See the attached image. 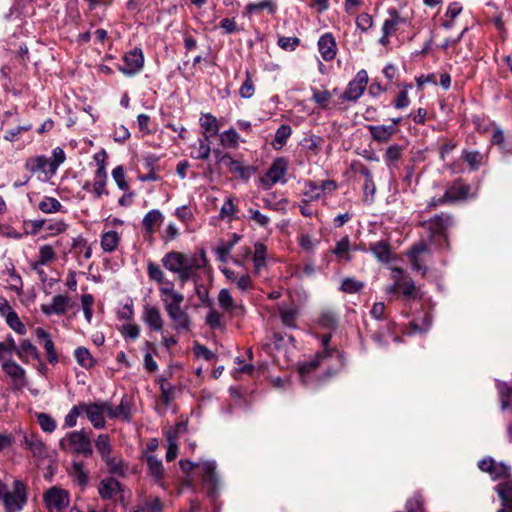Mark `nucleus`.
<instances>
[{"label": "nucleus", "instance_id": "nucleus-1", "mask_svg": "<svg viewBox=\"0 0 512 512\" xmlns=\"http://www.w3.org/2000/svg\"><path fill=\"white\" fill-rule=\"evenodd\" d=\"M179 464L185 473L191 472L194 468L200 469L204 484L207 486L208 495L211 498H215L219 489V479L215 472L216 463L214 461L202 460L197 463H193L188 459H182L180 460Z\"/></svg>", "mask_w": 512, "mask_h": 512}, {"label": "nucleus", "instance_id": "nucleus-2", "mask_svg": "<svg viewBox=\"0 0 512 512\" xmlns=\"http://www.w3.org/2000/svg\"><path fill=\"white\" fill-rule=\"evenodd\" d=\"M62 449H69L71 452L90 457L93 453L92 443L89 435L84 431H73L60 441Z\"/></svg>", "mask_w": 512, "mask_h": 512}, {"label": "nucleus", "instance_id": "nucleus-3", "mask_svg": "<svg viewBox=\"0 0 512 512\" xmlns=\"http://www.w3.org/2000/svg\"><path fill=\"white\" fill-rule=\"evenodd\" d=\"M3 504L6 512H20L27 503V494L24 484L15 480L13 483V491L4 494Z\"/></svg>", "mask_w": 512, "mask_h": 512}, {"label": "nucleus", "instance_id": "nucleus-4", "mask_svg": "<svg viewBox=\"0 0 512 512\" xmlns=\"http://www.w3.org/2000/svg\"><path fill=\"white\" fill-rule=\"evenodd\" d=\"M43 500L49 512H62L69 506L70 497L68 491L52 487L44 494Z\"/></svg>", "mask_w": 512, "mask_h": 512}, {"label": "nucleus", "instance_id": "nucleus-5", "mask_svg": "<svg viewBox=\"0 0 512 512\" xmlns=\"http://www.w3.org/2000/svg\"><path fill=\"white\" fill-rule=\"evenodd\" d=\"M393 279L394 285L389 288V292L400 289L406 299H416L418 297V291L414 282L404 273L403 269L398 267L394 268Z\"/></svg>", "mask_w": 512, "mask_h": 512}, {"label": "nucleus", "instance_id": "nucleus-6", "mask_svg": "<svg viewBox=\"0 0 512 512\" xmlns=\"http://www.w3.org/2000/svg\"><path fill=\"white\" fill-rule=\"evenodd\" d=\"M452 216L447 213L435 215L429 220L423 221L421 226L424 227L430 234V238L436 236L446 239V231L452 225Z\"/></svg>", "mask_w": 512, "mask_h": 512}, {"label": "nucleus", "instance_id": "nucleus-7", "mask_svg": "<svg viewBox=\"0 0 512 512\" xmlns=\"http://www.w3.org/2000/svg\"><path fill=\"white\" fill-rule=\"evenodd\" d=\"M471 196V186L458 178L449 184L440 202L454 203L457 201L467 200Z\"/></svg>", "mask_w": 512, "mask_h": 512}, {"label": "nucleus", "instance_id": "nucleus-8", "mask_svg": "<svg viewBox=\"0 0 512 512\" xmlns=\"http://www.w3.org/2000/svg\"><path fill=\"white\" fill-rule=\"evenodd\" d=\"M123 65L119 70L126 76H134L141 72L144 66V55L141 48L135 47L134 49L126 52L123 56Z\"/></svg>", "mask_w": 512, "mask_h": 512}, {"label": "nucleus", "instance_id": "nucleus-9", "mask_svg": "<svg viewBox=\"0 0 512 512\" xmlns=\"http://www.w3.org/2000/svg\"><path fill=\"white\" fill-rule=\"evenodd\" d=\"M368 83L366 70H360L355 78L348 83V86L341 98L347 101H357L364 93Z\"/></svg>", "mask_w": 512, "mask_h": 512}, {"label": "nucleus", "instance_id": "nucleus-10", "mask_svg": "<svg viewBox=\"0 0 512 512\" xmlns=\"http://www.w3.org/2000/svg\"><path fill=\"white\" fill-rule=\"evenodd\" d=\"M82 413H85L91 424L96 429L105 427L104 414V401L95 403H81Z\"/></svg>", "mask_w": 512, "mask_h": 512}, {"label": "nucleus", "instance_id": "nucleus-11", "mask_svg": "<svg viewBox=\"0 0 512 512\" xmlns=\"http://www.w3.org/2000/svg\"><path fill=\"white\" fill-rule=\"evenodd\" d=\"M195 258V256H188L181 252L170 251L163 256L161 263L170 272L177 273Z\"/></svg>", "mask_w": 512, "mask_h": 512}, {"label": "nucleus", "instance_id": "nucleus-12", "mask_svg": "<svg viewBox=\"0 0 512 512\" xmlns=\"http://www.w3.org/2000/svg\"><path fill=\"white\" fill-rule=\"evenodd\" d=\"M1 368L17 388H23L27 385L28 381L26 371L15 360H7V362H3Z\"/></svg>", "mask_w": 512, "mask_h": 512}, {"label": "nucleus", "instance_id": "nucleus-13", "mask_svg": "<svg viewBox=\"0 0 512 512\" xmlns=\"http://www.w3.org/2000/svg\"><path fill=\"white\" fill-rule=\"evenodd\" d=\"M104 409L111 419L122 418L129 422L132 418V402L126 395L122 397L117 407H113L109 401H104Z\"/></svg>", "mask_w": 512, "mask_h": 512}, {"label": "nucleus", "instance_id": "nucleus-14", "mask_svg": "<svg viewBox=\"0 0 512 512\" xmlns=\"http://www.w3.org/2000/svg\"><path fill=\"white\" fill-rule=\"evenodd\" d=\"M219 306L230 315L241 316L244 314V307L237 304L228 289H221L218 294Z\"/></svg>", "mask_w": 512, "mask_h": 512}, {"label": "nucleus", "instance_id": "nucleus-15", "mask_svg": "<svg viewBox=\"0 0 512 512\" xmlns=\"http://www.w3.org/2000/svg\"><path fill=\"white\" fill-rule=\"evenodd\" d=\"M70 307V299L65 295H56L50 304H42L41 311L47 315H63Z\"/></svg>", "mask_w": 512, "mask_h": 512}, {"label": "nucleus", "instance_id": "nucleus-16", "mask_svg": "<svg viewBox=\"0 0 512 512\" xmlns=\"http://www.w3.org/2000/svg\"><path fill=\"white\" fill-rule=\"evenodd\" d=\"M16 356L24 364L40 359V353L30 339H22L19 345L16 344Z\"/></svg>", "mask_w": 512, "mask_h": 512}, {"label": "nucleus", "instance_id": "nucleus-17", "mask_svg": "<svg viewBox=\"0 0 512 512\" xmlns=\"http://www.w3.org/2000/svg\"><path fill=\"white\" fill-rule=\"evenodd\" d=\"M142 320L153 331H161L163 329V319L160 310L150 304L143 307Z\"/></svg>", "mask_w": 512, "mask_h": 512}, {"label": "nucleus", "instance_id": "nucleus-18", "mask_svg": "<svg viewBox=\"0 0 512 512\" xmlns=\"http://www.w3.org/2000/svg\"><path fill=\"white\" fill-rule=\"evenodd\" d=\"M495 490L502 504L497 512H512V479L499 483Z\"/></svg>", "mask_w": 512, "mask_h": 512}, {"label": "nucleus", "instance_id": "nucleus-19", "mask_svg": "<svg viewBox=\"0 0 512 512\" xmlns=\"http://www.w3.org/2000/svg\"><path fill=\"white\" fill-rule=\"evenodd\" d=\"M286 171L287 161L284 158H277L266 172L263 181L273 185L284 177Z\"/></svg>", "mask_w": 512, "mask_h": 512}, {"label": "nucleus", "instance_id": "nucleus-20", "mask_svg": "<svg viewBox=\"0 0 512 512\" xmlns=\"http://www.w3.org/2000/svg\"><path fill=\"white\" fill-rule=\"evenodd\" d=\"M165 310L170 319L173 321L175 330L188 331L190 329L189 315L182 309L181 305L171 307Z\"/></svg>", "mask_w": 512, "mask_h": 512}, {"label": "nucleus", "instance_id": "nucleus-21", "mask_svg": "<svg viewBox=\"0 0 512 512\" xmlns=\"http://www.w3.org/2000/svg\"><path fill=\"white\" fill-rule=\"evenodd\" d=\"M429 251L428 245L424 242H420L415 244L408 253L412 269L418 272H421L422 275H425L427 269L424 266L423 260L420 255L423 253H427Z\"/></svg>", "mask_w": 512, "mask_h": 512}, {"label": "nucleus", "instance_id": "nucleus-22", "mask_svg": "<svg viewBox=\"0 0 512 512\" xmlns=\"http://www.w3.org/2000/svg\"><path fill=\"white\" fill-rule=\"evenodd\" d=\"M202 261L205 262L206 259L204 257V253H202ZM205 263H201L200 260L196 257L193 261H191L188 265H186L180 272H177L178 281L180 287H183L185 283L189 280H194L196 282V271L201 269Z\"/></svg>", "mask_w": 512, "mask_h": 512}, {"label": "nucleus", "instance_id": "nucleus-23", "mask_svg": "<svg viewBox=\"0 0 512 512\" xmlns=\"http://www.w3.org/2000/svg\"><path fill=\"white\" fill-rule=\"evenodd\" d=\"M23 447L31 451L34 457L44 458L47 456V448L42 440L35 434L24 435Z\"/></svg>", "mask_w": 512, "mask_h": 512}, {"label": "nucleus", "instance_id": "nucleus-24", "mask_svg": "<svg viewBox=\"0 0 512 512\" xmlns=\"http://www.w3.org/2000/svg\"><path fill=\"white\" fill-rule=\"evenodd\" d=\"M318 49L325 61H331L336 56V42L330 33L322 35L318 41Z\"/></svg>", "mask_w": 512, "mask_h": 512}, {"label": "nucleus", "instance_id": "nucleus-25", "mask_svg": "<svg viewBox=\"0 0 512 512\" xmlns=\"http://www.w3.org/2000/svg\"><path fill=\"white\" fill-rule=\"evenodd\" d=\"M387 12L389 17L384 20L382 31L394 34L399 26L408 24V19L402 16L395 8H390Z\"/></svg>", "mask_w": 512, "mask_h": 512}, {"label": "nucleus", "instance_id": "nucleus-26", "mask_svg": "<svg viewBox=\"0 0 512 512\" xmlns=\"http://www.w3.org/2000/svg\"><path fill=\"white\" fill-rule=\"evenodd\" d=\"M279 317L282 324L288 328H295L299 316V309L296 305L280 304L278 306Z\"/></svg>", "mask_w": 512, "mask_h": 512}, {"label": "nucleus", "instance_id": "nucleus-27", "mask_svg": "<svg viewBox=\"0 0 512 512\" xmlns=\"http://www.w3.org/2000/svg\"><path fill=\"white\" fill-rule=\"evenodd\" d=\"M199 121L202 128L203 138H205V140H209L211 137L218 134V120L214 115L210 113L202 114Z\"/></svg>", "mask_w": 512, "mask_h": 512}, {"label": "nucleus", "instance_id": "nucleus-28", "mask_svg": "<svg viewBox=\"0 0 512 512\" xmlns=\"http://www.w3.org/2000/svg\"><path fill=\"white\" fill-rule=\"evenodd\" d=\"M36 337L38 340L43 341V347L47 354V359L49 363L55 364L58 362V355L56 353L54 343L49 335L48 332H46L42 328H37L36 331Z\"/></svg>", "mask_w": 512, "mask_h": 512}, {"label": "nucleus", "instance_id": "nucleus-29", "mask_svg": "<svg viewBox=\"0 0 512 512\" xmlns=\"http://www.w3.org/2000/svg\"><path fill=\"white\" fill-rule=\"evenodd\" d=\"M121 489L120 483L114 478L103 479L98 486V492L102 499H112Z\"/></svg>", "mask_w": 512, "mask_h": 512}, {"label": "nucleus", "instance_id": "nucleus-30", "mask_svg": "<svg viewBox=\"0 0 512 512\" xmlns=\"http://www.w3.org/2000/svg\"><path fill=\"white\" fill-rule=\"evenodd\" d=\"M162 222L163 214L159 210L153 209L144 216L142 224L146 234L152 235Z\"/></svg>", "mask_w": 512, "mask_h": 512}, {"label": "nucleus", "instance_id": "nucleus-31", "mask_svg": "<svg viewBox=\"0 0 512 512\" xmlns=\"http://www.w3.org/2000/svg\"><path fill=\"white\" fill-rule=\"evenodd\" d=\"M368 130L372 138L378 142H387L396 132L394 125H370Z\"/></svg>", "mask_w": 512, "mask_h": 512}, {"label": "nucleus", "instance_id": "nucleus-32", "mask_svg": "<svg viewBox=\"0 0 512 512\" xmlns=\"http://www.w3.org/2000/svg\"><path fill=\"white\" fill-rule=\"evenodd\" d=\"M16 355V342L11 334L5 337L4 341H0V363L13 360L12 356Z\"/></svg>", "mask_w": 512, "mask_h": 512}, {"label": "nucleus", "instance_id": "nucleus-33", "mask_svg": "<svg viewBox=\"0 0 512 512\" xmlns=\"http://www.w3.org/2000/svg\"><path fill=\"white\" fill-rule=\"evenodd\" d=\"M311 100L322 110L330 108L332 102V94L327 89L312 88Z\"/></svg>", "mask_w": 512, "mask_h": 512}, {"label": "nucleus", "instance_id": "nucleus-34", "mask_svg": "<svg viewBox=\"0 0 512 512\" xmlns=\"http://www.w3.org/2000/svg\"><path fill=\"white\" fill-rule=\"evenodd\" d=\"M107 172H103L102 168L99 171H95L94 180L92 184V192L94 197L99 199L103 195H108L106 190Z\"/></svg>", "mask_w": 512, "mask_h": 512}, {"label": "nucleus", "instance_id": "nucleus-35", "mask_svg": "<svg viewBox=\"0 0 512 512\" xmlns=\"http://www.w3.org/2000/svg\"><path fill=\"white\" fill-rule=\"evenodd\" d=\"M106 464L109 473L116 476H124L126 472V466L121 457L110 454L109 456L102 459Z\"/></svg>", "mask_w": 512, "mask_h": 512}, {"label": "nucleus", "instance_id": "nucleus-36", "mask_svg": "<svg viewBox=\"0 0 512 512\" xmlns=\"http://www.w3.org/2000/svg\"><path fill=\"white\" fill-rule=\"evenodd\" d=\"M245 9L249 15L260 14L264 10L269 14H274L276 12L277 5L273 0H262L257 3L247 4Z\"/></svg>", "mask_w": 512, "mask_h": 512}, {"label": "nucleus", "instance_id": "nucleus-37", "mask_svg": "<svg viewBox=\"0 0 512 512\" xmlns=\"http://www.w3.org/2000/svg\"><path fill=\"white\" fill-rule=\"evenodd\" d=\"M120 242V236L116 231L105 232L101 236L100 245L104 252L111 253L116 250Z\"/></svg>", "mask_w": 512, "mask_h": 512}, {"label": "nucleus", "instance_id": "nucleus-38", "mask_svg": "<svg viewBox=\"0 0 512 512\" xmlns=\"http://www.w3.org/2000/svg\"><path fill=\"white\" fill-rule=\"evenodd\" d=\"M370 251L381 262L387 263L391 258L389 244L384 241H378L370 245Z\"/></svg>", "mask_w": 512, "mask_h": 512}, {"label": "nucleus", "instance_id": "nucleus-39", "mask_svg": "<svg viewBox=\"0 0 512 512\" xmlns=\"http://www.w3.org/2000/svg\"><path fill=\"white\" fill-rule=\"evenodd\" d=\"M220 164L228 167L231 173L237 174L242 178L246 177L247 169L242 165L241 162L233 159L228 153H225V156H221Z\"/></svg>", "mask_w": 512, "mask_h": 512}, {"label": "nucleus", "instance_id": "nucleus-40", "mask_svg": "<svg viewBox=\"0 0 512 512\" xmlns=\"http://www.w3.org/2000/svg\"><path fill=\"white\" fill-rule=\"evenodd\" d=\"M148 472L157 481H161L164 477V468L161 460L153 455H149L146 458Z\"/></svg>", "mask_w": 512, "mask_h": 512}, {"label": "nucleus", "instance_id": "nucleus-41", "mask_svg": "<svg viewBox=\"0 0 512 512\" xmlns=\"http://www.w3.org/2000/svg\"><path fill=\"white\" fill-rule=\"evenodd\" d=\"M292 134V128L289 125L283 124L281 125L275 132L272 146L275 149H281L287 142L288 138Z\"/></svg>", "mask_w": 512, "mask_h": 512}, {"label": "nucleus", "instance_id": "nucleus-42", "mask_svg": "<svg viewBox=\"0 0 512 512\" xmlns=\"http://www.w3.org/2000/svg\"><path fill=\"white\" fill-rule=\"evenodd\" d=\"M254 249L253 263L255 273H259L266 266L267 247L263 243H256Z\"/></svg>", "mask_w": 512, "mask_h": 512}, {"label": "nucleus", "instance_id": "nucleus-43", "mask_svg": "<svg viewBox=\"0 0 512 512\" xmlns=\"http://www.w3.org/2000/svg\"><path fill=\"white\" fill-rule=\"evenodd\" d=\"M95 447L100 454L101 459L109 456L113 452L110 437L107 434H100L95 440Z\"/></svg>", "mask_w": 512, "mask_h": 512}, {"label": "nucleus", "instance_id": "nucleus-44", "mask_svg": "<svg viewBox=\"0 0 512 512\" xmlns=\"http://www.w3.org/2000/svg\"><path fill=\"white\" fill-rule=\"evenodd\" d=\"M74 356H75L77 363L81 367H83L85 369H89L94 366L95 361H94L91 353L89 352V350L86 349L85 347H78L74 351Z\"/></svg>", "mask_w": 512, "mask_h": 512}, {"label": "nucleus", "instance_id": "nucleus-45", "mask_svg": "<svg viewBox=\"0 0 512 512\" xmlns=\"http://www.w3.org/2000/svg\"><path fill=\"white\" fill-rule=\"evenodd\" d=\"M47 166H49V161L45 156L29 158L25 163V168L31 173L45 171Z\"/></svg>", "mask_w": 512, "mask_h": 512}, {"label": "nucleus", "instance_id": "nucleus-46", "mask_svg": "<svg viewBox=\"0 0 512 512\" xmlns=\"http://www.w3.org/2000/svg\"><path fill=\"white\" fill-rule=\"evenodd\" d=\"M462 158L472 171L478 170L484 160V156L478 151H464Z\"/></svg>", "mask_w": 512, "mask_h": 512}, {"label": "nucleus", "instance_id": "nucleus-47", "mask_svg": "<svg viewBox=\"0 0 512 512\" xmlns=\"http://www.w3.org/2000/svg\"><path fill=\"white\" fill-rule=\"evenodd\" d=\"M5 321L7 325L17 334L25 335L27 333L25 324L20 320L19 316L14 310L9 313V316L5 317Z\"/></svg>", "mask_w": 512, "mask_h": 512}, {"label": "nucleus", "instance_id": "nucleus-48", "mask_svg": "<svg viewBox=\"0 0 512 512\" xmlns=\"http://www.w3.org/2000/svg\"><path fill=\"white\" fill-rule=\"evenodd\" d=\"M71 475L81 486H86L88 483V473L84 469L83 462H73L71 468Z\"/></svg>", "mask_w": 512, "mask_h": 512}, {"label": "nucleus", "instance_id": "nucleus-49", "mask_svg": "<svg viewBox=\"0 0 512 512\" xmlns=\"http://www.w3.org/2000/svg\"><path fill=\"white\" fill-rule=\"evenodd\" d=\"M239 138H240V136L237 133V131L235 129L231 128V129H229L227 131H224L220 135V143L224 147L237 148L238 147Z\"/></svg>", "mask_w": 512, "mask_h": 512}, {"label": "nucleus", "instance_id": "nucleus-50", "mask_svg": "<svg viewBox=\"0 0 512 512\" xmlns=\"http://www.w3.org/2000/svg\"><path fill=\"white\" fill-rule=\"evenodd\" d=\"M206 324L212 329L223 330L225 328L223 314L214 309L210 310L206 317Z\"/></svg>", "mask_w": 512, "mask_h": 512}, {"label": "nucleus", "instance_id": "nucleus-51", "mask_svg": "<svg viewBox=\"0 0 512 512\" xmlns=\"http://www.w3.org/2000/svg\"><path fill=\"white\" fill-rule=\"evenodd\" d=\"M350 250V239L348 236L343 237L336 243L335 248L332 250V253L340 258H344L345 260H350L349 255Z\"/></svg>", "mask_w": 512, "mask_h": 512}, {"label": "nucleus", "instance_id": "nucleus-52", "mask_svg": "<svg viewBox=\"0 0 512 512\" xmlns=\"http://www.w3.org/2000/svg\"><path fill=\"white\" fill-rule=\"evenodd\" d=\"M61 207V203L56 198L47 196L44 197L38 205V208L43 213H55L59 211Z\"/></svg>", "mask_w": 512, "mask_h": 512}, {"label": "nucleus", "instance_id": "nucleus-53", "mask_svg": "<svg viewBox=\"0 0 512 512\" xmlns=\"http://www.w3.org/2000/svg\"><path fill=\"white\" fill-rule=\"evenodd\" d=\"M497 389L500 395L502 409H506L511 405L512 388L505 382H498Z\"/></svg>", "mask_w": 512, "mask_h": 512}, {"label": "nucleus", "instance_id": "nucleus-54", "mask_svg": "<svg viewBox=\"0 0 512 512\" xmlns=\"http://www.w3.org/2000/svg\"><path fill=\"white\" fill-rule=\"evenodd\" d=\"M161 299L164 303L165 309L180 306L184 301V295L178 291H173L171 293L165 294L161 296Z\"/></svg>", "mask_w": 512, "mask_h": 512}, {"label": "nucleus", "instance_id": "nucleus-55", "mask_svg": "<svg viewBox=\"0 0 512 512\" xmlns=\"http://www.w3.org/2000/svg\"><path fill=\"white\" fill-rule=\"evenodd\" d=\"M363 287V282L348 277L343 279L340 290L348 294H354L359 292Z\"/></svg>", "mask_w": 512, "mask_h": 512}, {"label": "nucleus", "instance_id": "nucleus-56", "mask_svg": "<svg viewBox=\"0 0 512 512\" xmlns=\"http://www.w3.org/2000/svg\"><path fill=\"white\" fill-rule=\"evenodd\" d=\"M395 326V323L392 321H388L385 323L383 327L380 328V330L375 331L372 334V339L380 346L386 345L385 341V335L386 333H393V328Z\"/></svg>", "mask_w": 512, "mask_h": 512}, {"label": "nucleus", "instance_id": "nucleus-57", "mask_svg": "<svg viewBox=\"0 0 512 512\" xmlns=\"http://www.w3.org/2000/svg\"><path fill=\"white\" fill-rule=\"evenodd\" d=\"M249 219L253 221L256 225L267 228L270 224V217L268 215H265L261 213L258 209L255 208H249Z\"/></svg>", "mask_w": 512, "mask_h": 512}, {"label": "nucleus", "instance_id": "nucleus-58", "mask_svg": "<svg viewBox=\"0 0 512 512\" xmlns=\"http://www.w3.org/2000/svg\"><path fill=\"white\" fill-rule=\"evenodd\" d=\"M489 474L494 480H498V479H502V478H509L510 467L506 466L505 464H503L501 462H496L493 459V467Z\"/></svg>", "mask_w": 512, "mask_h": 512}, {"label": "nucleus", "instance_id": "nucleus-59", "mask_svg": "<svg viewBox=\"0 0 512 512\" xmlns=\"http://www.w3.org/2000/svg\"><path fill=\"white\" fill-rule=\"evenodd\" d=\"M208 140L205 138L199 140V147L191 152V157L199 160H207L211 153L210 145L207 143Z\"/></svg>", "mask_w": 512, "mask_h": 512}, {"label": "nucleus", "instance_id": "nucleus-60", "mask_svg": "<svg viewBox=\"0 0 512 512\" xmlns=\"http://www.w3.org/2000/svg\"><path fill=\"white\" fill-rule=\"evenodd\" d=\"M319 324L328 329H335L338 324L337 316L332 311H324L319 316Z\"/></svg>", "mask_w": 512, "mask_h": 512}, {"label": "nucleus", "instance_id": "nucleus-61", "mask_svg": "<svg viewBox=\"0 0 512 512\" xmlns=\"http://www.w3.org/2000/svg\"><path fill=\"white\" fill-rule=\"evenodd\" d=\"M112 177L116 182L118 188L122 191H128L129 185L125 180V170L123 166L119 165L112 170Z\"/></svg>", "mask_w": 512, "mask_h": 512}, {"label": "nucleus", "instance_id": "nucleus-62", "mask_svg": "<svg viewBox=\"0 0 512 512\" xmlns=\"http://www.w3.org/2000/svg\"><path fill=\"white\" fill-rule=\"evenodd\" d=\"M56 258L55 252L50 245H43L39 248L37 264L46 265Z\"/></svg>", "mask_w": 512, "mask_h": 512}, {"label": "nucleus", "instance_id": "nucleus-63", "mask_svg": "<svg viewBox=\"0 0 512 512\" xmlns=\"http://www.w3.org/2000/svg\"><path fill=\"white\" fill-rule=\"evenodd\" d=\"M93 303H94V298L91 294H83L81 296L82 310H83L85 319L87 320L88 323H90L91 319H92Z\"/></svg>", "mask_w": 512, "mask_h": 512}, {"label": "nucleus", "instance_id": "nucleus-64", "mask_svg": "<svg viewBox=\"0 0 512 512\" xmlns=\"http://www.w3.org/2000/svg\"><path fill=\"white\" fill-rule=\"evenodd\" d=\"M38 423L44 432L51 433L56 429L55 420L45 413H40L37 416Z\"/></svg>", "mask_w": 512, "mask_h": 512}]
</instances>
